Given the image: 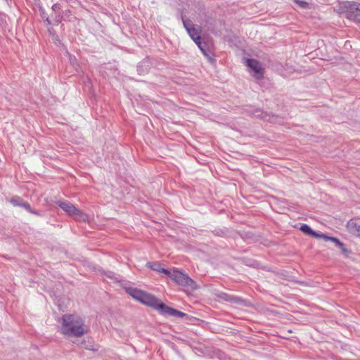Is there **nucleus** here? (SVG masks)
<instances>
[{"instance_id":"f257e3e1","label":"nucleus","mask_w":360,"mask_h":360,"mask_svg":"<svg viewBox=\"0 0 360 360\" xmlns=\"http://www.w3.org/2000/svg\"><path fill=\"white\" fill-rule=\"evenodd\" d=\"M127 292L134 300H136L143 304L153 307L160 311L164 315L183 318L186 314L169 307L158 300L154 295L147 293L136 288H127Z\"/></svg>"},{"instance_id":"f03ea898","label":"nucleus","mask_w":360,"mask_h":360,"mask_svg":"<svg viewBox=\"0 0 360 360\" xmlns=\"http://www.w3.org/2000/svg\"><path fill=\"white\" fill-rule=\"evenodd\" d=\"M87 332L84 321L75 314H65L62 316L61 333L68 336L81 337Z\"/></svg>"},{"instance_id":"7ed1b4c3","label":"nucleus","mask_w":360,"mask_h":360,"mask_svg":"<svg viewBox=\"0 0 360 360\" xmlns=\"http://www.w3.org/2000/svg\"><path fill=\"white\" fill-rule=\"evenodd\" d=\"M167 276L183 287L189 288L191 290H195L198 288L196 283L186 274L176 269L170 271V276Z\"/></svg>"},{"instance_id":"20e7f679","label":"nucleus","mask_w":360,"mask_h":360,"mask_svg":"<svg viewBox=\"0 0 360 360\" xmlns=\"http://www.w3.org/2000/svg\"><path fill=\"white\" fill-rule=\"evenodd\" d=\"M58 205L69 215L72 216L75 220L85 221L88 219L87 214L77 209L70 202H60Z\"/></svg>"},{"instance_id":"39448f33","label":"nucleus","mask_w":360,"mask_h":360,"mask_svg":"<svg viewBox=\"0 0 360 360\" xmlns=\"http://www.w3.org/2000/svg\"><path fill=\"white\" fill-rule=\"evenodd\" d=\"M184 27H186V30L188 31L189 35L193 39V40L195 41V43L198 45L199 49L202 51V52L205 55V51L203 49V48L201 46V41H200V32H201V28L199 26L195 27L193 24H191L190 22L184 21Z\"/></svg>"},{"instance_id":"423d86ee","label":"nucleus","mask_w":360,"mask_h":360,"mask_svg":"<svg viewBox=\"0 0 360 360\" xmlns=\"http://www.w3.org/2000/svg\"><path fill=\"white\" fill-rule=\"evenodd\" d=\"M346 15L348 19L360 23V4H349Z\"/></svg>"},{"instance_id":"0eeeda50","label":"nucleus","mask_w":360,"mask_h":360,"mask_svg":"<svg viewBox=\"0 0 360 360\" xmlns=\"http://www.w3.org/2000/svg\"><path fill=\"white\" fill-rule=\"evenodd\" d=\"M247 65L254 72V77L255 78L259 79L263 77L264 68L258 60L247 59Z\"/></svg>"},{"instance_id":"6e6552de","label":"nucleus","mask_w":360,"mask_h":360,"mask_svg":"<svg viewBox=\"0 0 360 360\" xmlns=\"http://www.w3.org/2000/svg\"><path fill=\"white\" fill-rule=\"evenodd\" d=\"M11 203L13 205V206H20V207H23L25 209H26L27 211L29 212H32V210H31V207L29 203L27 202H25L22 198H20V197L18 196H14L13 197L11 200H10Z\"/></svg>"},{"instance_id":"1a4fd4ad","label":"nucleus","mask_w":360,"mask_h":360,"mask_svg":"<svg viewBox=\"0 0 360 360\" xmlns=\"http://www.w3.org/2000/svg\"><path fill=\"white\" fill-rule=\"evenodd\" d=\"M347 227L351 232L360 236V219H352L348 222Z\"/></svg>"},{"instance_id":"9d476101","label":"nucleus","mask_w":360,"mask_h":360,"mask_svg":"<svg viewBox=\"0 0 360 360\" xmlns=\"http://www.w3.org/2000/svg\"><path fill=\"white\" fill-rule=\"evenodd\" d=\"M147 266L148 268L151 269L152 270L158 271L160 273H162L166 276H170V271L168 269L162 268L160 264H159L158 262L148 263Z\"/></svg>"},{"instance_id":"9b49d317","label":"nucleus","mask_w":360,"mask_h":360,"mask_svg":"<svg viewBox=\"0 0 360 360\" xmlns=\"http://www.w3.org/2000/svg\"><path fill=\"white\" fill-rule=\"evenodd\" d=\"M315 238H322L326 241H332L335 244L339 243V240L338 238H334V237L328 236L323 233H316V236H315Z\"/></svg>"},{"instance_id":"f8f14e48","label":"nucleus","mask_w":360,"mask_h":360,"mask_svg":"<svg viewBox=\"0 0 360 360\" xmlns=\"http://www.w3.org/2000/svg\"><path fill=\"white\" fill-rule=\"evenodd\" d=\"M300 230L305 234L311 236L315 237L316 236V232L314 231L307 224H302L300 226Z\"/></svg>"},{"instance_id":"ddd939ff","label":"nucleus","mask_w":360,"mask_h":360,"mask_svg":"<svg viewBox=\"0 0 360 360\" xmlns=\"http://www.w3.org/2000/svg\"><path fill=\"white\" fill-rule=\"evenodd\" d=\"M337 246H338L343 252H347V249L346 248V247L345 246V245L340 242L339 240V243L338 244H335Z\"/></svg>"},{"instance_id":"4468645a","label":"nucleus","mask_w":360,"mask_h":360,"mask_svg":"<svg viewBox=\"0 0 360 360\" xmlns=\"http://www.w3.org/2000/svg\"><path fill=\"white\" fill-rule=\"evenodd\" d=\"M296 3L303 8H305L307 6V3L303 1H296Z\"/></svg>"}]
</instances>
